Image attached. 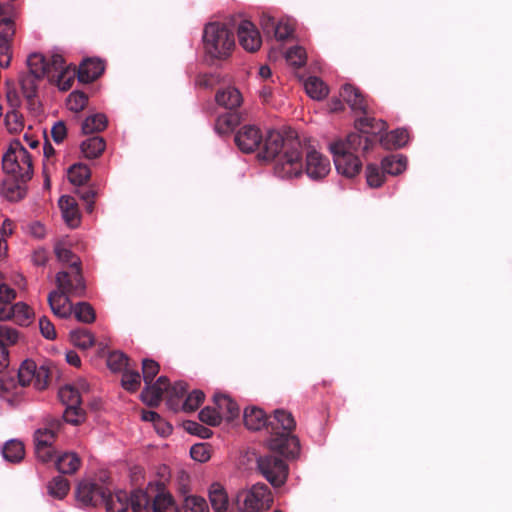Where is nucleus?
<instances>
[{"mask_svg":"<svg viewBox=\"0 0 512 512\" xmlns=\"http://www.w3.org/2000/svg\"><path fill=\"white\" fill-rule=\"evenodd\" d=\"M52 67L53 70L50 77L56 78L58 88L62 91L70 89L76 75L75 68L65 66L62 55L57 53L52 55Z\"/></svg>","mask_w":512,"mask_h":512,"instance_id":"16","label":"nucleus"},{"mask_svg":"<svg viewBox=\"0 0 512 512\" xmlns=\"http://www.w3.org/2000/svg\"><path fill=\"white\" fill-rule=\"evenodd\" d=\"M67 176L73 185L80 186L90 177V170L84 164H74L68 169Z\"/></svg>","mask_w":512,"mask_h":512,"instance_id":"46","label":"nucleus"},{"mask_svg":"<svg viewBox=\"0 0 512 512\" xmlns=\"http://www.w3.org/2000/svg\"><path fill=\"white\" fill-rule=\"evenodd\" d=\"M274 173L278 178L293 180L304 174L302 144L298 140H289L286 149L278 156Z\"/></svg>","mask_w":512,"mask_h":512,"instance_id":"4","label":"nucleus"},{"mask_svg":"<svg viewBox=\"0 0 512 512\" xmlns=\"http://www.w3.org/2000/svg\"><path fill=\"white\" fill-rule=\"evenodd\" d=\"M409 134L406 129H395L380 136V142L386 149H397L408 143Z\"/></svg>","mask_w":512,"mask_h":512,"instance_id":"34","label":"nucleus"},{"mask_svg":"<svg viewBox=\"0 0 512 512\" xmlns=\"http://www.w3.org/2000/svg\"><path fill=\"white\" fill-rule=\"evenodd\" d=\"M285 58L290 65L301 67L306 63L307 55L301 46H294L286 52Z\"/></svg>","mask_w":512,"mask_h":512,"instance_id":"55","label":"nucleus"},{"mask_svg":"<svg viewBox=\"0 0 512 512\" xmlns=\"http://www.w3.org/2000/svg\"><path fill=\"white\" fill-rule=\"evenodd\" d=\"M32 317V309L23 302H18L9 308V319H13L19 325H28Z\"/></svg>","mask_w":512,"mask_h":512,"instance_id":"39","label":"nucleus"},{"mask_svg":"<svg viewBox=\"0 0 512 512\" xmlns=\"http://www.w3.org/2000/svg\"><path fill=\"white\" fill-rule=\"evenodd\" d=\"M358 127L360 133H352L345 139L331 142L328 146L336 171L347 178H352L361 171L362 162L357 153L369 148L371 142L369 135L382 133L386 124L382 120L365 116L359 119Z\"/></svg>","mask_w":512,"mask_h":512,"instance_id":"1","label":"nucleus"},{"mask_svg":"<svg viewBox=\"0 0 512 512\" xmlns=\"http://www.w3.org/2000/svg\"><path fill=\"white\" fill-rule=\"evenodd\" d=\"M57 289L62 293L72 296H82L85 291V284L80 268H73L71 273L61 271L56 274Z\"/></svg>","mask_w":512,"mask_h":512,"instance_id":"12","label":"nucleus"},{"mask_svg":"<svg viewBox=\"0 0 512 512\" xmlns=\"http://www.w3.org/2000/svg\"><path fill=\"white\" fill-rule=\"evenodd\" d=\"M128 358L125 354L119 351L111 352L107 358V366L113 372H120L126 370Z\"/></svg>","mask_w":512,"mask_h":512,"instance_id":"54","label":"nucleus"},{"mask_svg":"<svg viewBox=\"0 0 512 512\" xmlns=\"http://www.w3.org/2000/svg\"><path fill=\"white\" fill-rule=\"evenodd\" d=\"M29 73L35 77H45L52 74V59L48 62L43 54L31 53L27 58Z\"/></svg>","mask_w":512,"mask_h":512,"instance_id":"25","label":"nucleus"},{"mask_svg":"<svg viewBox=\"0 0 512 512\" xmlns=\"http://www.w3.org/2000/svg\"><path fill=\"white\" fill-rule=\"evenodd\" d=\"M202 39L205 55L213 60L227 59L235 48L233 32L222 23L207 24Z\"/></svg>","mask_w":512,"mask_h":512,"instance_id":"2","label":"nucleus"},{"mask_svg":"<svg viewBox=\"0 0 512 512\" xmlns=\"http://www.w3.org/2000/svg\"><path fill=\"white\" fill-rule=\"evenodd\" d=\"M289 140H298L293 137H283V135L277 130H268L263 135V140L260 148H262L264 159H273L277 155L279 156L287 146Z\"/></svg>","mask_w":512,"mask_h":512,"instance_id":"15","label":"nucleus"},{"mask_svg":"<svg viewBox=\"0 0 512 512\" xmlns=\"http://www.w3.org/2000/svg\"><path fill=\"white\" fill-rule=\"evenodd\" d=\"M214 403L224 420L231 421L238 417L240 409L228 395L215 394Z\"/></svg>","mask_w":512,"mask_h":512,"instance_id":"30","label":"nucleus"},{"mask_svg":"<svg viewBox=\"0 0 512 512\" xmlns=\"http://www.w3.org/2000/svg\"><path fill=\"white\" fill-rule=\"evenodd\" d=\"M15 32V25L4 27L0 31V69L9 67L11 63L12 42Z\"/></svg>","mask_w":512,"mask_h":512,"instance_id":"23","label":"nucleus"},{"mask_svg":"<svg viewBox=\"0 0 512 512\" xmlns=\"http://www.w3.org/2000/svg\"><path fill=\"white\" fill-rule=\"evenodd\" d=\"M107 118L104 114H94L87 117L82 123V131L84 134L100 132L105 129Z\"/></svg>","mask_w":512,"mask_h":512,"instance_id":"45","label":"nucleus"},{"mask_svg":"<svg viewBox=\"0 0 512 512\" xmlns=\"http://www.w3.org/2000/svg\"><path fill=\"white\" fill-rule=\"evenodd\" d=\"M89 385L84 379H80L76 384H66L59 389L58 396L61 402L66 406H75L81 404V393L86 392Z\"/></svg>","mask_w":512,"mask_h":512,"instance_id":"18","label":"nucleus"},{"mask_svg":"<svg viewBox=\"0 0 512 512\" xmlns=\"http://www.w3.org/2000/svg\"><path fill=\"white\" fill-rule=\"evenodd\" d=\"M239 44L248 52L257 51L262 44L260 32L249 20H242L237 28Z\"/></svg>","mask_w":512,"mask_h":512,"instance_id":"17","label":"nucleus"},{"mask_svg":"<svg viewBox=\"0 0 512 512\" xmlns=\"http://www.w3.org/2000/svg\"><path fill=\"white\" fill-rule=\"evenodd\" d=\"M104 71V64L99 59L84 60L78 70V80L90 83L98 78Z\"/></svg>","mask_w":512,"mask_h":512,"instance_id":"26","label":"nucleus"},{"mask_svg":"<svg viewBox=\"0 0 512 512\" xmlns=\"http://www.w3.org/2000/svg\"><path fill=\"white\" fill-rule=\"evenodd\" d=\"M70 341L74 346L86 350L94 345L95 338L88 330L76 329L70 332Z\"/></svg>","mask_w":512,"mask_h":512,"instance_id":"44","label":"nucleus"},{"mask_svg":"<svg viewBox=\"0 0 512 512\" xmlns=\"http://www.w3.org/2000/svg\"><path fill=\"white\" fill-rule=\"evenodd\" d=\"M69 296L68 294L55 290L49 293L48 303L55 316L67 319L72 315L73 305Z\"/></svg>","mask_w":512,"mask_h":512,"instance_id":"20","label":"nucleus"},{"mask_svg":"<svg viewBox=\"0 0 512 512\" xmlns=\"http://www.w3.org/2000/svg\"><path fill=\"white\" fill-rule=\"evenodd\" d=\"M262 140V131L252 124L244 125L235 135L236 145L245 153H250L260 148Z\"/></svg>","mask_w":512,"mask_h":512,"instance_id":"14","label":"nucleus"},{"mask_svg":"<svg viewBox=\"0 0 512 512\" xmlns=\"http://www.w3.org/2000/svg\"><path fill=\"white\" fill-rule=\"evenodd\" d=\"M260 25L265 33L273 32L274 37L279 41L288 39L294 31L292 20L289 18L276 20L268 13H263L261 15Z\"/></svg>","mask_w":512,"mask_h":512,"instance_id":"13","label":"nucleus"},{"mask_svg":"<svg viewBox=\"0 0 512 512\" xmlns=\"http://www.w3.org/2000/svg\"><path fill=\"white\" fill-rule=\"evenodd\" d=\"M54 252L60 262L69 264V266L74 269L79 268L80 260L72 253L70 243L67 239L63 238L56 241L54 244Z\"/></svg>","mask_w":512,"mask_h":512,"instance_id":"31","label":"nucleus"},{"mask_svg":"<svg viewBox=\"0 0 512 512\" xmlns=\"http://www.w3.org/2000/svg\"><path fill=\"white\" fill-rule=\"evenodd\" d=\"M105 504L107 512H125L129 508L128 494L125 491L119 490L114 494L105 493V499L102 502Z\"/></svg>","mask_w":512,"mask_h":512,"instance_id":"29","label":"nucleus"},{"mask_svg":"<svg viewBox=\"0 0 512 512\" xmlns=\"http://www.w3.org/2000/svg\"><path fill=\"white\" fill-rule=\"evenodd\" d=\"M366 179L370 187L377 188L384 182V174L376 165H368L366 168Z\"/></svg>","mask_w":512,"mask_h":512,"instance_id":"60","label":"nucleus"},{"mask_svg":"<svg viewBox=\"0 0 512 512\" xmlns=\"http://www.w3.org/2000/svg\"><path fill=\"white\" fill-rule=\"evenodd\" d=\"M153 495L142 489H136L128 496L129 507L133 512H151Z\"/></svg>","mask_w":512,"mask_h":512,"instance_id":"28","label":"nucleus"},{"mask_svg":"<svg viewBox=\"0 0 512 512\" xmlns=\"http://www.w3.org/2000/svg\"><path fill=\"white\" fill-rule=\"evenodd\" d=\"M19 338V332L15 328L6 324H0V373L9 365L6 347L16 344Z\"/></svg>","mask_w":512,"mask_h":512,"instance_id":"19","label":"nucleus"},{"mask_svg":"<svg viewBox=\"0 0 512 512\" xmlns=\"http://www.w3.org/2000/svg\"><path fill=\"white\" fill-rule=\"evenodd\" d=\"M304 88L308 96L314 100H322L329 93L328 86L316 76L308 77L304 82Z\"/></svg>","mask_w":512,"mask_h":512,"instance_id":"37","label":"nucleus"},{"mask_svg":"<svg viewBox=\"0 0 512 512\" xmlns=\"http://www.w3.org/2000/svg\"><path fill=\"white\" fill-rule=\"evenodd\" d=\"M208 497L214 512H232L227 491L221 483L214 482L209 486Z\"/></svg>","mask_w":512,"mask_h":512,"instance_id":"22","label":"nucleus"},{"mask_svg":"<svg viewBox=\"0 0 512 512\" xmlns=\"http://www.w3.org/2000/svg\"><path fill=\"white\" fill-rule=\"evenodd\" d=\"M340 95L348 103L353 110H366V103L363 95L357 88L350 84H345L342 87Z\"/></svg>","mask_w":512,"mask_h":512,"instance_id":"35","label":"nucleus"},{"mask_svg":"<svg viewBox=\"0 0 512 512\" xmlns=\"http://www.w3.org/2000/svg\"><path fill=\"white\" fill-rule=\"evenodd\" d=\"M25 454L24 445L18 440H9L2 449V455L9 462H19Z\"/></svg>","mask_w":512,"mask_h":512,"instance_id":"41","label":"nucleus"},{"mask_svg":"<svg viewBox=\"0 0 512 512\" xmlns=\"http://www.w3.org/2000/svg\"><path fill=\"white\" fill-rule=\"evenodd\" d=\"M63 418L67 423L77 425L84 420V413L80 405L66 407Z\"/></svg>","mask_w":512,"mask_h":512,"instance_id":"62","label":"nucleus"},{"mask_svg":"<svg viewBox=\"0 0 512 512\" xmlns=\"http://www.w3.org/2000/svg\"><path fill=\"white\" fill-rule=\"evenodd\" d=\"M81 465L79 456L74 452H65L57 457L56 467L63 474L75 473Z\"/></svg>","mask_w":512,"mask_h":512,"instance_id":"36","label":"nucleus"},{"mask_svg":"<svg viewBox=\"0 0 512 512\" xmlns=\"http://www.w3.org/2000/svg\"><path fill=\"white\" fill-rule=\"evenodd\" d=\"M199 418L202 422L211 426H217L224 420L217 407H205L199 412Z\"/></svg>","mask_w":512,"mask_h":512,"instance_id":"56","label":"nucleus"},{"mask_svg":"<svg viewBox=\"0 0 512 512\" xmlns=\"http://www.w3.org/2000/svg\"><path fill=\"white\" fill-rule=\"evenodd\" d=\"M88 101V97L80 91H73L69 94L67 98V107L70 111L80 112L82 111Z\"/></svg>","mask_w":512,"mask_h":512,"instance_id":"53","label":"nucleus"},{"mask_svg":"<svg viewBox=\"0 0 512 512\" xmlns=\"http://www.w3.org/2000/svg\"><path fill=\"white\" fill-rule=\"evenodd\" d=\"M16 297V292L5 284H0V320L9 319V308Z\"/></svg>","mask_w":512,"mask_h":512,"instance_id":"43","label":"nucleus"},{"mask_svg":"<svg viewBox=\"0 0 512 512\" xmlns=\"http://www.w3.org/2000/svg\"><path fill=\"white\" fill-rule=\"evenodd\" d=\"M108 492V487L101 479V483L94 479L86 478L81 480L76 488L77 503L83 507H95L105 499V493Z\"/></svg>","mask_w":512,"mask_h":512,"instance_id":"7","label":"nucleus"},{"mask_svg":"<svg viewBox=\"0 0 512 512\" xmlns=\"http://www.w3.org/2000/svg\"><path fill=\"white\" fill-rule=\"evenodd\" d=\"M182 512H209V507L203 497L188 495L182 503Z\"/></svg>","mask_w":512,"mask_h":512,"instance_id":"47","label":"nucleus"},{"mask_svg":"<svg viewBox=\"0 0 512 512\" xmlns=\"http://www.w3.org/2000/svg\"><path fill=\"white\" fill-rule=\"evenodd\" d=\"M407 168V159L402 155H391L383 159L382 170L390 175H399Z\"/></svg>","mask_w":512,"mask_h":512,"instance_id":"40","label":"nucleus"},{"mask_svg":"<svg viewBox=\"0 0 512 512\" xmlns=\"http://www.w3.org/2000/svg\"><path fill=\"white\" fill-rule=\"evenodd\" d=\"M105 149V142L101 137L94 136L86 139L81 144V151L87 158L98 157Z\"/></svg>","mask_w":512,"mask_h":512,"instance_id":"42","label":"nucleus"},{"mask_svg":"<svg viewBox=\"0 0 512 512\" xmlns=\"http://www.w3.org/2000/svg\"><path fill=\"white\" fill-rule=\"evenodd\" d=\"M216 101L220 106L232 110L240 106L242 96L238 89L227 87L216 94Z\"/></svg>","mask_w":512,"mask_h":512,"instance_id":"33","label":"nucleus"},{"mask_svg":"<svg viewBox=\"0 0 512 512\" xmlns=\"http://www.w3.org/2000/svg\"><path fill=\"white\" fill-rule=\"evenodd\" d=\"M41 78L42 77H35L29 73L20 79L21 88L25 97L32 98L35 96L37 90V81Z\"/></svg>","mask_w":512,"mask_h":512,"instance_id":"59","label":"nucleus"},{"mask_svg":"<svg viewBox=\"0 0 512 512\" xmlns=\"http://www.w3.org/2000/svg\"><path fill=\"white\" fill-rule=\"evenodd\" d=\"M272 501L271 491L263 483L239 490L235 498L239 512H264L270 508Z\"/></svg>","mask_w":512,"mask_h":512,"instance_id":"5","label":"nucleus"},{"mask_svg":"<svg viewBox=\"0 0 512 512\" xmlns=\"http://www.w3.org/2000/svg\"><path fill=\"white\" fill-rule=\"evenodd\" d=\"M159 371V364L154 360L145 359L142 362V372L145 384H150Z\"/></svg>","mask_w":512,"mask_h":512,"instance_id":"63","label":"nucleus"},{"mask_svg":"<svg viewBox=\"0 0 512 512\" xmlns=\"http://www.w3.org/2000/svg\"><path fill=\"white\" fill-rule=\"evenodd\" d=\"M190 455L193 460L204 463L211 457L210 446L207 443H197L190 448Z\"/></svg>","mask_w":512,"mask_h":512,"instance_id":"57","label":"nucleus"},{"mask_svg":"<svg viewBox=\"0 0 512 512\" xmlns=\"http://www.w3.org/2000/svg\"><path fill=\"white\" fill-rule=\"evenodd\" d=\"M39 328L41 334L46 339L53 340L56 338L55 327L46 316H43L39 319Z\"/></svg>","mask_w":512,"mask_h":512,"instance_id":"64","label":"nucleus"},{"mask_svg":"<svg viewBox=\"0 0 512 512\" xmlns=\"http://www.w3.org/2000/svg\"><path fill=\"white\" fill-rule=\"evenodd\" d=\"M72 314L75 318L83 323H91L95 319V313L92 306L86 302H80L73 306Z\"/></svg>","mask_w":512,"mask_h":512,"instance_id":"52","label":"nucleus"},{"mask_svg":"<svg viewBox=\"0 0 512 512\" xmlns=\"http://www.w3.org/2000/svg\"><path fill=\"white\" fill-rule=\"evenodd\" d=\"M267 446L272 452H275L285 458H294L300 452L299 440L292 433H272L267 440Z\"/></svg>","mask_w":512,"mask_h":512,"instance_id":"10","label":"nucleus"},{"mask_svg":"<svg viewBox=\"0 0 512 512\" xmlns=\"http://www.w3.org/2000/svg\"><path fill=\"white\" fill-rule=\"evenodd\" d=\"M257 465L261 474L274 487H280L285 483L288 475V467L282 459L274 456L259 457Z\"/></svg>","mask_w":512,"mask_h":512,"instance_id":"9","label":"nucleus"},{"mask_svg":"<svg viewBox=\"0 0 512 512\" xmlns=\"http://www.w3.org/2000/svg\"><path fill=\"white\" fill-rule=\"evenodd\" d=\"M331 171V163L327 156L314 147L305 152L304 174L315 182L325 179Z\"/></svg>","mask_w":512,"mask_h":512,"instance_id":"8","label":"nucleus"},{"mask_svg":"<svg viewBox=\"0 0 512 512\" xmlns=\"http://www.w3.org/2000/svg\"><path fill=\"white\" fill-rule=\"evenodd\" d=\"M186 392V385L183 382H176L173 386L168 383V405L171 409L177 410L179 403L178 401L184 396Z\"/></svg>","mask_w":512,"mask_h":512,"instance_id":"50","label":"nucleus"},{"mask_svg":"<svg viewBox=\"0 0 512 512\" xmlns=\"http://www.w3.org/2000/svg\"><path fill=\"white\" fill-rule=\"evenodd\" d=\"M59 426L55 422L49 428H39L34 433V446L36 457L42 462H48L53 457L52 444Z\"/></svg>","mask_w":512,"mask_h":512,"instance_id":"11","label":"nucleus"},{"mask_svg":"<svg viewBox=\"0 0 512 512\" xmlns=\"http://www.w3.org/2000/svg\"><path fill=\"white\" fill-rule=\"evenodd\" d=\"M2 167L6 174L22 182L33 176L32 156L19 140L10 143L2 157Z\"/></svg>","mask_w":512,"mask_h":512,"instance_id":"3","label":"nucleus"},{"mask_svg":"<svg viewBox=\"0 0 512 512\" xmlns=\"http://www.w3.org/2000/svg\"><path fill=\"white\" fill-rule=\"evenodd\" d=\"M168 379L161 376L155 383L146 384L145 389L141 393V399L149 406H157L164 393L167 394Z\"/></svg>","mask_w":512,"mask_h":512,"instance_id":"21","label":"nucleus"},{"mask_svg":"<svg viewBox=\"0 0 512 512\" xmlns=\"http://www.w3.org/2000/svg\"><path fill=\"white\" fill-rule=\"evenodd\" d=\"M25 183L15 178L5 180L2 184L1 194L9 201H19L26 195Z\"/></svg>","mask_w":512,"mask_h":512,"instance_id":"32","label":"nucleus"},{"mask_svg":"<svg viewBox=\"0 0 512 512\" xmlns=\"http://www.w3.org/2000/svg\"><path fill=\"white\" fill-rule=\"evenodd\" d=\"M151 512H179V508L171 493L161 489L153 495Z\"/></svg>","mask_w":512,"mask_h":512,"instance_id":"27","label":"nucleus"},{"mask_svg":"<svg viewBox=\"0 0 512 512\" xmlns=\"http://www.w3.org/2000/svg\"><path fill=\"white\" fill-rule=\"evenodd\" d=\"M58 204L65 223L71 228L77 227L80 222V216L75 199L71 196L63 195L60 197Z\"/></svg>","mask_w":512,"mask_h":512,"instance_id":"24","label":"nucleus"},{"mask_svg":"<svg viewBox=\"0 0 512 512\" xmlns=\"http://www.w3.org/2000/svg\"><path fill=\"white\" fill-rule=\"evenodd\" d=\"M238 117L231 113V112H225L218 116L216 123H215V130L219 134H225L228 131L232 130L233 127L237 124Z\"/></svg>","mask_w":512,"mask_h":512,"instance_id":"51","label":"nucleus"},{"mask_svg":"<svg viewBox=\"0 0 512 512\" xmlns=\"http://www.w3.org/2000/svg\"><path fill=\"white\" fill-rule=\"evenodd\" d=\"M244 423L249 430H260L266 424L264 411L257 407H249L244 410Z\"/></svg>","mask_w":512,"mask_h":512,"instance_id":"38","label":"nucleus"},{"mask_svg":"<svg viewBox=\"0 0 512 512\" xmlns=\"http://www.w3.org/2000/svg\"><path fill=\"white\" fill-rule=\"evenodd\" d=\"M68 491L69 482L62 476L53 478L48 484V493L57 499H63Z\"/></svg>","mask_w":512,"mask_h":512,"instance_id":"49","label":"nucleus"},{"mask_svg":"<svg viewBox=\"0 0 512 512\" xmlns=\"http://www.w3.org/2000/svg\"><path fill=\"white\" fill-rule=\"evenodd\" d=\"M274 420L277 428H281L284 433H292L296 426V422L292 414L283 409L276 410L274 413Z\"/></svg>","mask_w":512,"mask_h":512,"instance_id":"48","label":"nucleus"},{"mask_svg":"<svg viewBox=\"0 0 512 512\" xmlns=\"http://www.w3.org/2000/svg\"><path fill=\"white\" fill-rule=\"evenodd\" d=\"M204 400V393L200 390H194L185 399L182 404V410L185 412L195 411Z\"/></svg>","mask_w":512,"mask_h":512,"instance_id":"58","label":"nucleus"},{"mask_svg":"<svg viewBox=\"0 0 512 512\" xmlns=\"http://www.w3.org/2000/svg\"><path fill=\"white\" fill-rule=\"evenodd\" d=\"M49 370L44 365L27 359L18 369V381L21 387L32 386L36 390H43L48 385Z\"/></svg>","mask_w":512,"mask_h":512,"instance_id":"6","label":"nucleus"},{"mask_svg":"<svg viewBox=\"0 0 512 512\" xmlns=\"http://www.w3.org/2000/svg\"><path fill=\"white\" fill-rule=\"evenodd\" d=\"M140 374L136 371L125 370L122 376V386L128 391H136L140 386Z\"/></svg>","mask_w":512,"mask_h":512,"instance_id":"61","label":"nucleus"}]
</instances>
